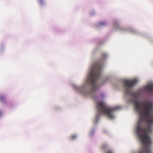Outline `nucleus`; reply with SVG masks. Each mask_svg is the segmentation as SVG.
I'll return each mask as SVG.
<instances>
[{
	"label": "nucleus",
	"instance_id": "1",
	"mask_svg": "<svg viewBox=\"0 0 153 153\" xmlns=\"http://www.w3.org/2000/svg\"><path fill=\"white\" fill-rule=\"evenodd\" d=\"M134 104L140 117L137 127V132L143 143L142 147L138 153H152L150 149L152 142L148 133L151 130L150 125L153 123V104L149 102L141 104L136 101Z\"/></svg>",
	"mask_w": 153,
	"mask_h": 153
},
{
	"label": "nucleus",
	"instance_id": "2",
	"mask_svg": "<svg viewBox=\"0 0 153 153\" xmlns=\"http://www.w3.org/2000/svg\"><path fill=\"white\" fill-rule=\"evenodd\" d=\"M102 65L101 62H95L93 64L91 69L88 80L91 85L92 89L93 91H95L97 89L95 84L96 82L100 77Z\"/></svg>",
	"mask_w": 153,
	"mask_h": 153
},
{
	"label": "nucleus",
	"instance_id": "3",
	"mask_svg": "<svg viewBox=\"0 0 153 153\" xmlns=\"http://www.w3.org/2000/svg\"><path fill=\"white\" fill-rule=\"evenodd\" d=\"M97 108L99 112L110 119L114 117L113 112L114 111L119 108V107H110L108 106L104 102H101L97 103Z\"/></svg>",
	"mask_w": 153,
	"mask_h": 153
},
{
	"label": "nucleus",
	"instance_id": "4",
	"mask_svg": "<svg viewBox=\"0 0 153 153\" xmlns=\"http://www.w3.org/2000/svg\"><path fill=\"white\" fill-rule=\"evenodd\" d=\"M137 79L132 80H126L124 81V87L125 88V93L126 94L132 95L136 97V95H135L131 91L132 87L137 82Z\"/></svg>",
	"mask_w": 153,
	"mask_h": 153
},
{
	"label": "nucleus",
	"instance_id": "5",
	"mask_svg": "<svg viewBox=\"0 0 153 153\" xmlns=\"http://www.w3.org/2000/svg\"><path fill=\"white\" fill-rule=\"evenodd\" d=\"M146 90L153 94V85H149L145 87Z\"/></svg>",
	"mask_w": 153,
	"mask_h": 153
},
{
	"label": "nucleus",
	"instance_id": "6",
	"mask_svg": "<svg viewBox=\"0 0 153 153\" xmlns=\"http://www.w3.org/2000/svg\"><path fill=\"white\" fill-rule=\"evenodd\" d=\"M108 145L106 144H103L102 146H101V148H102V149H106L108 147Z\"/></svg>",
	"mask_w": 153,
	"mask_h": 153
},
{
	"label": "nucleus",
	"instance_id": "7",
	"mask_svg": "<svg viewBox=\"0 0 153 153\" xmlns=\"http://www.w3.org/2000/svg\"><path fill=\"white\" fill-rule=\"evenodd\" d=\"M5 99L4 97L2 96H0V101L1 102H3L4 101Z\"/></svg>",
	"mask_w": 153,
	"mask_h": 153
},
{
	"label": "nucleus",
	"instance_id": "8",
	"mask_svg": "<svg viewBox=\"0 0 153 153\" xmlns=\"http://www.w3.org/2000/svg\"><path fill=\"white\" fill-rule=\"evenodd\" d=\"M76 135L74 134L71 135V137L70 139L71 140H74L76 138Z\"/></svg>",
	"mask_w": 153,
	"mask_h": 153
},
{
	"label": "nucleus",
	"instance_id": "9",
	"mask_svg": "<svg viewBox=\"0 0 153 153\" xmlns=\"http://www.w3.org/2000/svg\"><path fill=\"white\" fill-rule=\"evenodd\" d=\"M105 153H114V152L111 150H108L105 152Z\"/></svg>",
	"mask_w": 153,
	"mask_h": 153
},
{
	"label": "nucleus",
	"instance_id": "10",
	"mask_svg": "<svg viewBox=\"0 0 153 153\" xmlns=\"http://www.w3.org/2000/svg\"><path fill=\"white\" fill-rule=\"evenodd\" d=\"M100 25H105L106 24V23L105 22H100Z\"/></svg>",
	"mask_w": 153,
	"mask_h": 153
},
{
	"label": "nucleus",
	"instance_id": "11",
	"mask_svg": "<svg viewBox=\"0 0 153 153\" xmlns=\"http://www.w3.org/2000/svg\"><path fill=\"white\" fill-rule=\"evenodd\" d=\"M106 56V54H103L102 55V58L103 59Z\"/></svg>",
	"mask_w": 153,
	"mask_h": 153
},
{
	"label": "nucleus",
	"instance_id": "12",
	"mask_svg": "<svg viewBox=\"0 0 153 153\" xmlns=\"http://www.w3.org/2000/svg\"><path fill=\"white\" fill-rule=\"evenodd\" d=\"M39 0L40 3H43V0Z\"/></svg>",
	"mask_w": 153,
	"mask_h": 153
}]
</instances>
